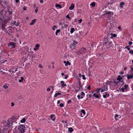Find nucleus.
I'll list each match as a JSON object with an SVG mask.
<instances>
[{
    "mask_svg": "<svg viewBox=\"0 0 133 133\" xmlns=\"http://www.w3.org/2000/svg\"><path fill=\"white\" fill-rule=\"evenodd\" d=\"M26 129L24 125H21L18 128H16L14 129L13 133H24Z\"/></svg>",
    "mask_w": 133,
    "mask_h": 133,
    "instance_id": "1",
    "label": "nucleus"
},
{
    "mask_svg": "<svg viewBox=\"0 0 133 133\" xmlns=\"http://www.w3.org/2000/svg\"><path fill=\"white\" fill-rule=\"evenodd\" d=\"M3 12L2 9L0 10V24L2 25V29L4 30H5V23L4 22L5 20L3 17L2 16Z\"/></svg>",
    "mask_w": 133,
    "mask_h": 133,
    "instance_id": "2",
    "label": "nucleus"
},
{
    "mask_svg": "<svg viewBox=\"0 0 133 133\" xmlns=\"http://www.w3.org/2000/svg\"><path fill=\"white\" fill-rule=\"evenodd\" d=\"M14 120L11 118L9 119L7 122H5L4 123V125L7 129L8 128L11 127L12 126Z\"/></svg>",
    "mask_w": 133,
    "mask_h": 133,
    "instance_id": "3",
    "label": "nucleus"
},
{
    "mask_svg": "<svg viewBox=\"0 0 133 133\" xmlns=\"http://www.w3.org/2000/svg\"><path fill=\"white\" fill-rule=\"evenodd\" d=\"M8 45L10 49L14 48L16 46V43L13 42H11L9 43L8 44Z\"/></svg>",
    "mask_w": 133,
    "mask_h": 133,
    "instance_id": "4",
    "label": "nucleus"
},
{
    "mask_svg": "<svg viewBox=\"0 0 133 133\" xmlns=\"http://www.w3.org/2000/svg\"><path fill=\"white\" fill-rule=\"evenodd\" d=\"M110 38L107 37H105L103 40V44H106L107 43L110 42Z\"/></svg>",
    "mask_w": 133,
    "mask_h": 133,
    "instance_id": "5",
    "label": "nucleus"
},
{
    "mask_svg": "<svg viewBox=\"0 0 133 133\" xmlns=\"http://www.w3.org/2000/svg\"><path fill=\"white\" fill-rule=\"evenodd\" d=\"M112 42H109L107 43L106 44H104V46L106 47L107 49L110 48L111 47H112Z\"/></svg>",
    "mask_w": 133,
    "mask_h": 133,
    "instance_id": "6",
    "label": "nucleus"
},
{
    "mask_svg": "<svg viewBox=\"0 0 133 133\" xmlns=\"http://www.w3.org/2000/svg\"><path fill=\"white\" fill-rule=\"evenodd\" d=\"M86 51V48L83 47L78 51V52L80 54H82L85 53Z\"/></svg>",
    "mask_w": 133,
    "mask_h": 133,
    "instance_id": "7",
    "label": "nucleus"
},
{
    "mask_svg": "<svg viewBox=\"0 0 133 133\" xmlns=\"http://www.w3.org/2000/svg\"><path fill=\"white\" fill-rule=\"evenodd\" d=\"M78 85L79 86V87H77V88H78L79 90L81 91L83 90V86L81 84L80 81H79L78 82Z\"/></svg>",
    "mask_w": 133,
    "mask_h": 133,
    "instance_id": "8",
    "label": "nucleus"
},
{
    "mask_svg": "<svg viewBox=\"0 0 133 133\" xmlns=\"http://www.w3.org/2000/svg\"><path fill=\"white\" fill-rule=\"evenodd\" d=\"M6 128H4L2 127H0V133H4V130H7Z\"/></svg>",
    "mask_w": 133,
    "mask_h": 133,
    "instance_id": "9",
    "label": "nucleus"
},
{
    "mask_svg": "<svg viewBox=\"0 0 133 133\" xmlns=\"http://www.w3.org/2000/svg\"><path fill=\"white\" fill-rule=\"evenodd\" d=\"M105 15H106V14H108L110 16H113L114 15V13L110 11H105Z\"/></svg>",
    "mask_w": 133,
    "mask_h": 133,
    "instance_id": "10",
    "label": "nucleus"
},
{
    "mask_svg": "<svg viewBox=\"0 0 133 133\" xmlns=\"http://www.w3.org/2000/svg\"><path fill=\"white\" fill-rule=\"evenodd\" d=\"M61 85V88H63V87H66V84L64 83V82L63 81H61L60 82Z\"/></svg>",
    "mask_w": 133,
    "mask_h": 133,
    "instance_id": "11",
    "label": "nucleus"
},
{
    "mask_svg": "<svg viewBox=\"0 0 133 133\" xmlns=\"http://www.w3.org/2000/svg\"><path fill=\"white\" fill-rule=\"evenodd\" d=\"M50 116L51 119H52L53 121H54L56 119V117L54 114L51 115Z\"/></svg>",
    "mask_w": 133,
    "mask_h": 133,
    "instance_id": "12",
    "label": "nucleus"
},
{
    "mask_svg": "<svg viewBox=\"0 0 133 133\" xmlns=\"http://www.w3.org/2000/svg\"><path fill=\"white\" fill-rule=\"evenodd\" d=\"M105 95H103V97L104 98H106L107 97H108L110 95L108 94L107 92H105Z\"/></svg>",
    "mask_w": 133,
    "mask_h": 133,
    "instance_id": "13",
    "label": "nucleus"
},
{
    "mask_svg": "<svg viewBox=\"0 0 133 133\" xmlns=\"http://www.w3.org/2000/svg\"><path fill=\"white\" fill-rule=\"evenodd\" d=\"M81 112L83 114V115H82V113L81 114V116L82 117H83L85 114V111L84 110L82 109L81 110Z\"/></svg>",
    "mask_w": 133,
    "mask_h": 133,
    "instance_id": "14",
    "label": "nucleus"
},
{
    "mask_svg": "<svg viewBox=\"0 0 133 133\" xmlns=\"http://www.w3.org/2000/svg\"><path fill=\"white\" fill-rule=\"evenodd\" d=\"M63 63L65 64V65L66 66H67L68 65H70L71 64L68 61H67L66 62L65 61H63Z\"/></svg>",
    "mask_w": 133,
    "mask_h": 133,
    "instance_id": "15",
    "label": "nucleus"
},
{
    "mask_svg": "<svg viewBox=\"0 0 133 133\" xmlns=\"http://www.w3.org/2000/svg\"><path fill=\"white\" fill-rule=\"evenodd\" d=\"M61 91H59L57 93H56L54 95L55 97H56L58 95H60L61 94Z\"/></svg>",
    "mask_w": 133,
    "mask_h": 133,
    "instance_id": "16",
    "label": "nucleus"
},
{
    "mask_svg": "<svg viewBox=\"0 0 133 133\" xmlns=\"http://www.w3.org/2000/svg\"><path fill=\"white\" fill-rule=\"evenodd\" d=\"M75 5L73 4H71L70 6L69 7V9L70 10H73L74 8Z\"/></svg>",
    "mask_w": 133,
    "mask_h": 133,
    "instance_id": "17",
    "label": "nucleus"
},
{
    "mask_svg": "<svg viewBox=\"0 0 133 133\" xmlns=\"http://www.w3.org/2000/svg\"><path fill=\"white\" fill-rule=\"evenodd\" d=\"M127 78L128 79H132L133 78V75H130L127 76Z\"/></svg>",
    "mask_w": 133,
    "mask_h": 133,
    "instance_id": "18",
    "label": "nucleus"
},
{
    "mask_svg": "<svg viewBox=\"0 0 133 133\" xmlns=\"http://www.w3.org/2000/svg\"><path fill=\"white\" fill-rule=\"evenodd\" d=\"M36 20V19H34L33 20H32L30 24L31 25H34V24L35 23Z\"/></svg>",
    "mask_w": 133,
    "mask_h": 133,
    "instance_id": "19",
    "label": "nucleus"
},
{
    "mask_svg": "<svg viewBox=\"0 0 133 133\" xmlns=\"http://www.w3.org/2000/svg\"><path fill=\"white\" fill-rule=\"evenodd\" d=\"M110 34L111 35V38H112L113 37H116L117 36L115 34H112L111 33Z\"/></svg>",
    "mask_w": 133,
    "mask_h": 133,
    "instance_id": "20",
    "label": "nucleus"
},
{
    "mask_svg": "<svg viewBox=\"0 0 133 133\" xmlns=\"http://www.w3.org/2000/svg\"><path fill=\"white\" fill-rule=\"evenodd\" d=\"M68 131L70 133H71L74 131L73 129L72 128L70 127L68 128Z\"/></svg>",
    "mask_w": 133,
    "mask_h": 133,
    "instance_id": "21",
    "label": "nucleus"
},
{
    "mask_svg": "<svg viewBox=\"0 0 133 133\" xmlns=\"http://www.w3.org/2000/svg\"><path fill=\"white\" fill-rule=\"evenodd\" d=\"M108 89V87L106 86V88H104V89L103 88L101 90V92L102 93L104 92V91H106Z\"/></svg>",
    "mask_w": 133,
    "mask_h": 133,
    "instance_id": "22",
    "label": "nucleus"
},
{
    "mask_svg": "<svg viewBox=\"0 0 133 133\" xmlns=\"http://www.w3.org/2000/svg\"><path fill=\"white\" fill-rule=\"evenodd\" d=\"M113 83V81H108L106 83V85H109L111 83Z\"/></svg>",
    "mask_w": 133,
    "mask_h": 133,
    "instance_id": "23",
    "label": "nucleus"
},
{
    "mask_svg": "<svg viewBox=\"0 0 133 133\" xmlns=\"http://www.w3.org/2000/svg\"><path fill=\"white\" fill-rule=\"evenodd\" d=\"M90 5L92 7H94L95 5V2H92L90 4Z\"/></svg>",
    "mask_w": 133,
    "mask_h": 133,
    "instance_id": "24",
    "label": "nucleus"
},
{
    "mask_svg": "<svg viewBox=\"0 0 133 133\" xmlns=\"http://www.w3.org/2000/svg\"><path fill=\"white\" fill-rule=\"evenodd\" d=\"M124 5V2H122L120 3V6L121 7H123V6Z\"/></svg>",
    "mask_w": 133,
    "mask_h": 133,
    "instance_id": "25",
    "label": "nucleus"
},
{
    "mask_svg": "<svg viewBox=\"0 0 133 133\" xmlns=\"http://www.w3.org/2000/svg\"><path fill=\"white\" fill-rule=\"evenodd\" d=\"M122 79V77L120 75L118 76L117 78V80L118 81H120Z\"/></svg>",
    "mask_w": 133,
    "mask_h": 133,
    "instance_id": "26",
    "label": "nucleus"
},
{
    "mask_svg": "<svg viewBox=\"0 0 133 133\" xmlns=\"http://www.w3.org/2000/svg\"><path fill=\"white\" fill-rule=\"evenodd\" d=\"M93 96L97 98H99V96L98 95L96 94H93Z\"/></svg>",
    "mask_w": 133,
    "mask_h": 133,
    "instance_id": "27",
    "label": "nucleus"
},
{
    "mask_svg": "<svg viewBox=\"0 0 133 133\" xmlns=\"http://www.w3.org/2000/svg\"><path fill=\"white\" fill-rule=\"evenodd\" d=\"M55 6L56 7H58L60 8H62L61 5H60V4H56Z\"/></svg>",
    "mask_w": 133,
    "mask_h": 133,
    "instance_id": "28",
    "label": "nucleus"
},
{
    "mask_svg": "<svg viewBox=\"0 0 133 133\" xmlns=\"http://www.w3.org/2000/svg\"><path fill=\"white\" fill-rule=\"evenodd\" d=\"M75 29L74 28H72L71 29L70 32L71 34H72L75 31Z\"/></svg>",
    "mask_w": 133,
    "mask_h": 133,
    "instance_id": "29",
    "label": "nucleus"
},
{
    "mask_svg": "<svg viewBox=\"0 0 133 133\" xmlns=\"http://www.w3.org/2000/svg\"><path fill=\"white\" fill-rule=\"evenodd\" d=\"M25 118H23L21 120V122L22 123H24L25 122Z\"/></svg>",
    "mask_w": 133,
    "mask_h": 133,
    "instance_id": "30",
    "label": "nucleus"
},
{
    "mask_svg": "<svg viewBox=\"0 0 133 133\" xmlns=\"http://www.w3.org/2000/svg\"><path fill=\"white\" fill-rule=\"evenodd\" d=\"M77 41H74L73 42V44H72V45L73 46H74L73 45H75L77 44Z\"/></svg>",
    "mask_w": 133,
    "mask_h": 133,
    "instance_id": "31",
    "label": "nucleus"
},
{
    "mask_svg": "<svg viewBox=\"0 0 133 133\" xmlns=\"http://www.w3.org/2000/svg\"><path fill=\"white\" fill-rule=\"evenodd\" d=\"M19 23H16V22L15 21H14L13 22V24L15 25L16 26H18L19 25Z\"/></svg>",
    "mask_w": 133,
    "mask_h": 133,
    "instance_id": "32",
    "label": "nucleus"
},
{
    "mask_svg": "<svg viewBox=\"0 0 133 133\" xmlns=\"http://www.w3.org/2000/svg\"><path fill=\"white\" fill-rule=\"evenodd\" d=\"M24 80V78L23 77H21V79L19 80V82H21Z\"/></svg>",
    "mask_w": 133,
    "mask_h": 133,
    "instance_id": "33",
    "label": "nucleus"
},
{
    "mask_svg": "<svg viewBox=\"0 0 133 133\" xmlns=\"http://www.w3.org/2000/svg\"><path fill=\"white\" fill-rule=\"evenodd\" d=\"M85 95V94L83 92H82L81 93V98H83V97L82 96H84Z\"/></svg>",
    "mask_w": 133,
    "mask_h": 133,
    "instance_id": "34",
    "label": "nucleus"
},
{
    "mask_svg": "<svg viewBox=\"0 0 133 133\" xmlns=\"http://www.w3.org/2000/svg\"><path fill=\"white\" fill-rule=\"evenodd\" d=\"M119 116L117 114H116L115 115V118L117 120H118Z\"/></svg>",
    "mask_w": 133,
    "mask_h": 133,
    "instance_id": "35",
    "label": "nucleus"
},
{
    "mask_svg": "<svg viewBox=\"0 0 133 133\" xmlns=\"http://www.w3.org/2000/svg\"><path fill=\"white\" fill-rule=\"evenodd\" d=\"M113 83L115 84H116V85H118V84L119 83V82L118 81H113Z\"/></svg>",
    "mask_w": 133,
    "mask_h": 133,
    "instance_id": "36",
    "label": "nucleus"
},
{
    "mask_svg": "<svg viewBox=\"0 0 133 133\" xmlns=\"http://www.w3.org/2000/svg\"><path fill=\"white\" fill-rule=\"evenodd\" d=\"M40 46L39 44L38 43H37L35 45V47L39 49V47Z\"/></svg>",
    "mask_w": 133,
    "mask_h": 133,
    "instance_id": "37",
    "label": "nucleus"
},
{
    "mask_svg": "<svg viewBox=\"0 0 133 133\" xmlns=\"http://www.w3.org/2000/svg\"><path fill=\"white\" fill-rule=\"evenodd\" d=\"M130 46L129 45H128L127 46H126L125 47V49H127L128 50L130 51V49L129 48Z\"/></svg>",
    "mask_w": 133,
    "mask_h": 133,
    "instance_id": "38",
    "label": "nucleus"
},
{
    "mask_svg": "<svg viewBox=\"0 0 133 133\" xmlns=\"http://www.w3.org/2000/svg\"><path fill=\"white\" fill-rule=\"evenodd\" d=\"M124 89H127L128 87V85L127 84H125L124 86Z\"/></svg>",
    "mask_w": 133,
    "mask_h": 133,
    "instance_id": "39",
    "label": "nucleus"
},
{
    "mask_svg": "<svg viewBox=\"0 0 133 133\" xmlns=\"http://www.w3.org/2000/svg\"><path fill=\"white\" fill-rule=\"evenodd\" d=\"M3 87L5 89H7L8 88V87L6 85H4Z\"/></svg>",
    "mask_w": 133,
    "mask_h": 133,
    "instance_id": "40",
    "label": "nucleus"
},
{
    "mask_svg": "<svg viewBox=\"0 0 133 133\" xmlns=\"http://www.w3.org/2000/svg\"><path fill=\"white\" fill-rule=\"evenodd\" d=\"M129 53L130 54H133V50H130L129 51Z\"/></svg>",
    "mask_w": 133,
    "mask_h": 133,
    "instance_id": "41",
    "label": "nucleus"
},
{
    "mask_svg": "<svg viewBox=\"0 0 133 133\" xmlns=\"http://www.w3.org/2000/svg\"><path fill=\"white\" fill-rule=\"evenodd\" d=\"M82 76V79L83 80H85L86 79V78L85 77V75H83Z\"/></svg>",
    "mask_w": 133,
    "mask_h": 133,
    "instance_id": "42",
    "label": "nucleus"
},
{
    "mask_svg": "<svg viewBox=\"0 0 133 133\" xmlns=\"http://www.w3.org/2000/svg\"><path fill=\"white\" fill-rule=\"evenodd\" d=\"M59 106L61 107H63L64 106V104L63 103H61L60 104Z\"/></svg>",
    "mask_w": 133,
    "mask_h": 133,
    "instance_id": "43",
    "label": "nucleus"
},
{
    "mask_svg": "<svg viewBox=\"0 0 133 133\" xmlns=\"http://www.w3.org/2000/svg\"><path fill=\"white\" fill-rule=\"evenodd\" d=\"M61 122L64 123H67V121H61Z\"/></svg>",
    "mask_w": 133,
    "mask_h": 133,
    "instance_id": "44",
    "label": "nucleus"
},
{
    "mask_svg": "<svg viewBox=\"0 0 133 133\" xmlns=\"http://www.w3.org/2000/svg\"><path fill=\"white\" fill-rule=\"evenodd\" d=\"M66 18H69V19H71V18L69 17V15H67L66 16Z\"/></svg>",
    "mask_w": 133,
    "mask_h": 133,
    "instance_id": "45",
    "label": "nucleus"
},
{
    "mask_svg": "<svg viewBox=\"0 0 133 133\" xmlns=\"http://www.w3.org/2000/svg\"><path fill=\"white\" fill-rule=\"evenodd\" d=\"M61 83H58V84H57V85L59 87H61Z\"/></svg>",
    "mask_w": 133,
    "mask_h": 133,
    "instance_id": "46",
    "label": "nucleus"
},
{
    "mask_svg": "<svg viewBox=\"0 0 133 133\" xmlns=\"http://www.w3.org/2000/svg\"><path fill=\"white\" fill-rule=\"evenodd\" d=\"M11 107H13L15 105V103L13 102H11Z\"/></svg>",
    "mask_w": 133,
    "mask_h": 133,
    "instance_id": "47",
    "label": "nucleus"
},
{
    "mask_svg": "<svg viewBox=\"0 0 133 133\" xmlns=\"http://www.w3.org/2000/svg\"><path fill=\"white\" fill-rule=\"evenodd\" d=\"M55 28H57V26L56 25H54L53 26V27H52V29L54 30H55Z\"/></svg>",
    "mask_w": 133,
    "mask_h": 133,
    "instance_id": "48",
    "label": "nucleus"
},
{
    "mask_svg": "<svg viewBox=\"0 0 133 133\" xmlns=\"http://www.w3.org/2000/svg\"><path fill=\"white\" fill-rule=\"evenodd\" d=\"M124 89L123 88H122L121 89V91L122 92H124Z\"/></svg>",
    "mask_w": 133,
    "mask_h": 133,
    "instance_id": "49",
    "label": "nucleus"
},
{
    "mask_svg": "<svg viewBox=\"0 0 133 133\" xmlns=\"http://www.w3.org/2000/svg\"><path fill=\"white\" fill-rule=\"evenodd\" d=\"M61 31L60 29H57V30L56 32L57 33Z\"/></svg>",
    "mask_w": 133,
    "mask_h": 133,
    "instance_id": "50",
    "label": "nucleus"
},
{
    "mask_svg": "<svg viewBox=\"0 0 133 133\" xmlns=\"http://www.w3.org/2000/svg\"><path fill=\"white\" fill-rule=\"evenodd\" d=\"M71 100L70 99H69L68 101H67L68 104H69L70 103H71Z\"/></svg>",
    "mask_w": 133,
    "mask_h": 133,
    "instance_id": "51",
    "label": "nucleus"
},
{
    "mask_svg": "<svg viewBox=\"0 0 133 133\" xmlns=\"http://www.w3.org/2000/svg\"><path fill=\"white\" fill-rule=\"evenodd\" d=\"M89 97L90 98H91V97H92V98H94V97L92 96V95L91 94H90L89 95Z\"/></svg>",
    "mask_w": 133,
    "mask_h": 133,
    "instance_id": "52",
    "label": "nucleus"
},
{
    "mask_svg": "<svg viewBox=\"0 0 133 133\" xmlns=\"http://www.w3.org/2000/svg\"><path fill=\"white\" fill-rule=\"evenodd\" d=\"M113 1H111L109 3V4H110V5H112L113 4Z\"/></svg>",
    "mask_w": 133,
    "mask_h": 133,
    "instance_id": "53",
    "label": "nucleus"
},
{
    "mask_svg": "<svg viewBox=\"0 0 133 133\" xmlns=\"http://www.w3.org/2000/svg\"><path fill=\"white\" fill-rule=\"evenodd\" d=\"M14 68H12V72L13 73L15 72H16V70H13V69H14Z\"/></svg>",
    "mask_w": 133,
    "mask_h": 133,
    "instance_id": "54",
    "label": "nucleus"
},
{
    "mask_svg": "<svg viewBox=\"0 0 133 133\" xmlns=\"http://www.w3.org/2000/svg\"><path fill=\"white\" fill-rule=\"evenodd\" d=\"M68 25L67 24H64V28H67L68 26Z\"/></svg>",
    "mask_w": 133,
    "mask_h": 133,
    "instance_id": "55",
    "label": "nucleus"
},
{
    "mask_svg": "<svg viewBox=\"0 0 133 133\" xmlns=\"http://www.w3.org/2000/svg\"><path fill=\"white\" fill-rule=\"evenodd\" d=\"M91 88L90 85H89L88 86V87L87 88V89L88 90H90V89Z\"/></svg>",
    "mask_w": 133,
    "mask_h": 133,
    "instance_id": "56",
    "label": "nucleus"
},
{
    "mask_svg": "<svg viewBox=\"0 0 133 133\" xmlns=\"http://www.w3.org/2000/svg\"><path fill=\"white\" fill-rule=\"evenodd\" d=\"M128 44L129 45H131L132 44V42L131 41H130L129 42Z\"/></svg>",
    "mask_w": 133,
    "mask_h": 133,
    "instance_id": "57",
    "label": "nucleus"
},
{
    "mask_svg": "<svg viewBox=\"0 0 133 133\" xmlns=\"http://www.w3.org/2000/svg\"><path fill=\"white\" fill-rule=\"evenodd\" d=\"M27 8L26 7L24 6L23 8L24 10H25Z\"/></svg>",
    "mask_w": 133,
    "mask_h": 133,
    "instance_id": "58",
    "label": "nucleus"
},
{
    "mask_svg": "<svg viewBox=\"0 0 133 133\" xmlns=\"http://www.w3.org/2000/svg\"><path fill=\"white\" fill-rule=\"evenodd\" d=\"M82 19H80L79 20H78V22H79V23H81L82 22Z\"/></svg>",
    "mask_w": 133,
    "mask_h": 133,
    "instance_id": "59",
    "label": "nucleus"
},
{
    "mask_svg": "<svg viewBox=\"0 0 133 133\" xmlns=\"http://www.w3.org/2000/svg\"><path fill=\"white\" fill-rule=\"evenodd\" d=\"M38 11V9H37V8L35 10V12L36 13H37Z\"/></svg>",
    "mask_w": 133,
    "mask_h": 133,
    "instance_id": "60",
    "label": "nucleus"
},
{
    "mask_svg": "<svg viewBox=\"0 0 133 133\" xmlns=\"http://www.w3.org/2000/svg\"><path fill=\"white\" fill-rule=\"evenodd\" d=\"M50 88H47V91H50Z\"/></svg>",
    "mask_w": 133,
    "mask_h": 133,
    "instance_id": "61",
    "label": "nucleus"
},
{
    "mask_svg": "<svg viewBox=\"0 0 133 133\" xmlns=\"http://www.w3.org/2000/svg\"><path fill=\"white\" fill-rule=\"evenodd\" d=\"M19 2V0H15V2L16 3H18Z\"/></svg>",
    "mask_w": 133,
    "mask_h": 133,
    "instance_id": "62",
    "label": "nucleus"
},
{
    "mask_svg": "<svg viewBox=\"0 0 133 133\" xmlns=\"http://www.w3.org/2000/svg\"><path fill=\"white\" fill-rule=\"evenodd\" d=\"M39 68H42V66L41 65V64H40L39 65Z\"/></svg>",
    "mask_w": 133,
    "mask_h": 133,
    "instance_id": "63",
    "label": "nucleus"
},
{
    "mask_svg": "<svg viewBox=\"0 0 133 133\" xmlns=\"http://www.w3.org/2000/svg\"><path fill=\"white\" fill-rule=\"evenodd\" d=\"M9 14L10 15H11L12 14V12L11 11H9Z\"/></svg>",
    "mask_w": 133,
    "mask_h": 133,
    "instance_id": "64",
    "label": "nucleus"
}]
</instances>
